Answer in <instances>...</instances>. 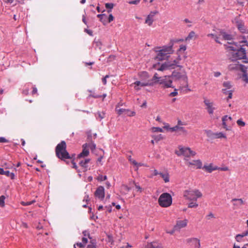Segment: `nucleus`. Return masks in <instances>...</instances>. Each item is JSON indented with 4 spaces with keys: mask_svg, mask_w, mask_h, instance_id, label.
Wrapping results in <instances>:
<instances>
[{
    "mask_svg": "<svg viewBox=\"0 0 248 248\" xmlns=\"http://www.w3.org/2000/svg\"><path fill=\"white\" fill-rule=\"evenodd\" d=\"M140 2V0H131L128 2V3L130 4H135L137 5L139 4Z\"/></svg>",
    "mask_w": 248,
    "mask_h": 248,
    "instance_id": "53",
    "label": "nucleus"
},
{
    "mask_svg": "<svg viewBox=\"0 0 248 248\" xmlns=\"http://www.w3.org/2000/svg\"><path fill=\"white\" fill-rule=\"evenodd\" d=\"M157 14H158V12L157 11L150 12L149 15L146 17L145 23L148 24L149 26H151L154 22V17Z\"/></svg>",
    "mask_w": 248,
    "mask_h": 248,
    "instance_id": "16",
    "label": "nucleus"
},
{
    "mask_svg": "<svg viewBox=\"0 0 248 248\" xmlns=\"http://www.w3.org/2000/svg\"><path fill=\"white\" fill-rule=\"evenodd\" d=\"M105 6L107 8L110 9V10L108 11V12L109 13L111 12V9L113 8L114 5L111 3H107L105 4Z\"/></svg>",
    "mask_w": 248,
    "mask_h": 248,
    "instance_id": "42",
    "label": "nucleus"
},
{
    "mask_svg": "<svg viewBox=\"0 0 248 248\" xmlns=\"http://www.w3.org/2000/svg\"><path fill=\"white\" fill-rule=\"evenodd\" d=\"M232 92L233 90H232L231 92H229V93L228 94V97L227 98V101H228L229 99H230L232 98Z\"/></svg>",
    "mask_w": 248,
    "mask_h": 248,
    "instance_id": "59",
    "label": "nucleus"
},
{
    "mask_svg": "<svg viewBox=\"0 0 248 248\" xmlns=\"http://www.w3.org/2000/svg\"><path fill=\"white\" fill-rule=\"evenodd\" d=\"M218 30L219 29H217V30L214 31L213 33H209L207 35L208 37H211L215 39V41L217 43H220V42L218 41L219 39V35H218Z\"/></svg>",
    "mask_w": 248,
    "mask_h": 248,
    "instance_id": "21",
    "label": "nucleus"
},
{
    "mask_svg": "<svg viewBox=\"0 0 248 248\" xmlns=\"http://www.w3.org/2000/svg\"><path fill=\"white\" fill-rule=\"evenodd\" d=\"M158 202L159 205L162 207H168L172 204V197L168 193H163L159 196Z\"/></svg>",
    "mask_w": 248,
    "mask_h": 248,
    "instance_id": "5",
    "label": "nucleus"
},
{
    "mask_svg": "<svg viewBox=\"0 0 248 248\" xmlns=\"http://www.w3.org/2000/svg\"><path fill=\"white\" fill-rule=\"evenodd\" d=\"M87 146L88 145L87 143L83 145V150L82 152L78 155V158L84 157L88 155L89 152V150L86 149Z\"/></svg>",
    "mask_w": 248,
    "mask_h": 248,
    "instance_id": "22",
    "label": "nucleus"
},
{
    "mask_svg": "<svg viewBox=\"0 0 248 248\" xmlns=\"http://www.w3.org/2000/svg\"><path fill=\"white\" fill-rule=\"evenodd\" d=\"M239 45L234 44L228 46L229 51H231L230 54V59L232 61H235L238 60H243V62H248L247 58L246 49H248L247 41L245 40L240 42Z\"/></svg>",
    "mask_w": 248,
    "mask_h": 248,
    "instance_id": "1",
    "label": "nucleus"
},
{
    "mask_svg": "<svg viewBox=\"0 0 248 248\" xmlns=\"http://www.w3.org/2000/svg\"><path fill=\"white\" fill-rule=\"evenodd\" d=\"M5 199V197L4 196L2 195L0 197V206L1 207L4 206V200Z\"/></svg>",
    "mask_w": 248,
    "mask_h": 248,
    "instance_id": "44",
    "label": "nucleus"
},
{
    "mask_svg": "<svg viewBox=\"0 0 248 248\" xmlns=\"http://www.w3.org/2000/svg\"><path fill=\"white\" fill-rule=\"evenodd\" d=\"M84 31L87 32L89 35H90V36H93V31H91V30H88V29H85Z\"/></svg>",
    "mask_w": 248,
    "mask_h": 248,
    "instance_id": "64",
    "label": "nucleus"
},
{
    "mask_svg": "<svg viewBox=\"0 0 248 248\" xmlns=\"http://www.w3.org/2000/svg\"><path fill=\"white\" fill-rule=\"evenodd\" d=\"M109 78V76L106 75L105 77H104L102 78V82L104 85H106L107 84V78Z\"/></svg>",
    "mask_w": 248,
    "mask_h": 248,
    "instance_id": "58",
    "label": "nucleus"
},
{
    "mask_svg": "<svg viewBox=\"0 0 248 248\" xmlns=\"http://www.w3.org/2000/svg\"><path fill=\"white\" fill-rule=\"evenodd\" d=\"M204 103L206 106V109L208 112L209 113V114H213L214 113V110L215 109V108L213 106V103L211 102L209 100L207 99H205L204 100Z\"/></svg>",
    "mask_w": 248,
    "mask_h": 248,
    "instance_id": "17",
    "label": "nucleus"
},
{
    "mask_svg": "<svg viewBox=\"0 0 248 248\" xmlns=\"http://www.w3.org/2000/svg\"><path fill=\"white\" fill-rule=\"evenodd\" d=\"M98 117L101 120L105 117V113L104 112H98L97 113Z\"/></svg>",
    "mask_w": 248,
    "mask_h": 248,
    "instance_id": "49",
    "label": "nucleus"
},
{
    "mask_svg": "<svg viewBox=\"0 0 248 248\" xmlns=\"http://www.w3.org/2000/svg\"><path fill=\"white\" fill-rule=\"evenodd\" d=\"M232 62V63L228 66L229 70L232 71H244L245 69L246 68L244 65L240 64L237 61Z\"/></svg>",
    "mask_w": 248,
    "mask_h": 248,
    "instance_id": "11",
    "label": "nucleus"
},
{
    "mask_svg": "<svg viewBox=\"0 0 248 248\" xmlns=\"http://www.w3.org/2000/svg\"><path fill=\"white\" fill-rule=\"evenodd\" d=\"M185 163L186 166L190 168L201 169L202 168V163L200 159L190 160L186 159Z\"/></svg>",
    "mask_w": 248,
    "mask_h": 248,
    "instance_id": "7",
    "label": "nucleus"
},
{
    "mask_svg": "<svg viewBox=\"0 0 248 248\" xmlns=\"http://www.w3.org/2000/svg\"><path fill=\"white\" fill-rule=\"evenodd\" d=\"M132 164H133L135 166H136L137 167V168H138L139 167L142 166V164L141 163H138L135 160H132V162H131Z\"/></svg>",
    "mask_w": 248,
    "mask_h": 248,
    "instance_id": "51",
    "label": "nucleus"
},
{
    "mask_svg": "<svg viewBox=\"0 0 248 248\" xmlns=\"http://www.w3.org/2000/svg\"><path fill=\"white\" fill-rule=\"evenodd\" d=\"M179 60H175L173 62H166L157 69L159 71H164L169 69H174L175 66L179 63Z\"/></svg>",
    "mask_w": 248,
    "mask_h": 248,
    "instance_id": "8",
    "label": "nucleus"
},
{
    "mask_svg": "<svg viewBox=\"0 0 248 248\" xmlns=\"http://www.w3.org/2000/svg\"><path fill=\"white\" fill-rule=\"evenodd\" d=\"M170 77L173 78L175 81L182 79L185 81L186 86H188V78L186 72H185L184 74H182L179 72L173 71Z\"/></svg>",
    "mask_w": 248,
    "mask_h": 248,
    "instance_id": "9",
    "label": "nucleus"
},
{
    "mask_svg": "<svg viewBox=\"0 0 248 248\" xmlns=\"http://www.w3.org/2000/svg\"><path fill=\"white\" fill-rule=\"evenodd\" d=\"M97 17L100 18V20L103 22L104 25L106 24V20L107 18V16L105 14H99L97 15Z\"/></svg>",
    "mask_w": 248,
    "mask_h": 248,
    "instance_id": "32",
    "label": "nucleus"
},
{
    "mask_svg": "<svg viewBox=\"0 0 248 248\" xmlns=\"http://www.w3.org/2000/svg\"><path fill=\"white\" fill-rule=\"evenodd\" d=\"M186 49V46L185 45H181L180 46V48L178 49V51L181 52L183 51L184 52Z\"/></svg>",
    "mask_w": 248,
    "mask_h": 248,
    "instance_id": "50",
    "label": "nucleus"
},
{
    "mask_svg": "<svg viewBox=\"0 0 248 248\" xmlns=\"http://www.w3.org/2000/svg\"><path fill=\"white\" fill-rule=\"evenodd\" d=\"M206 133L207 136L208 137H209L212 139H215L214 137H215V133L213 132L211 130H207L206 131Z\"/></svg>",
    "mask_w": 248,
    "mask_h": 248,
    "instance_id": "34",
    "label": "nucleus"
},
{
    "mask_svg": "<svg viewBox=\"0 0 248 248\" xmlns=\"http://www.w3.org/2000/svg\"><path fill=\"white\" fill-rule=\"evenodd\" d=\"M233 205L239 207L244 204V202L241 199H234L232 200Z\"/></svg>",
    "mask_w": 248,
    "mask_h": 248,
    "instance_id": "25",
    "label": "nucleus"
},
{
    "mask_svg": "<svg viewBox=\"0 0 248 248\" xmlns=\"http://www.w3.org/2000/svg\"><path fill=\"white\" fill-rule=\"evenodd\" d=\"M237 28L238 30L242 33H247V29H246L244 24L241 23H239L237 24Z\"/></svg>",
    "mask_w": 248,
    "mask_h": 248,
    "instance_id": "27",
    "label": "nucleus"
},
{
    "mask_svg": "<svg viewBox=\"0 0 248 248\" xmlns=\"http://www.w3.org/2000/svg\"><path fill=\"white\" fill-rule=\"evenodd\" d=\"M162 77H159L158 76V74L157 73L155 74L151 80H149V81H151L154 83V85L156 83H158V80L161 79Z\"/></svg>",
    "mask_w": 248,
    "mask_h": 248,
    "instance_id": "29",
    "label": "nucleus"
},
{
    "mask_svg": "<svg viewBox=\"0 0 248 248\" xmlns=\"http://www.w3.org/2000/svg\"><path fill=\"white\" fill-rule=\"evenodd\" d=\"M90 159H85L84 160H81L80 161L79 164V165L83 167L85 169H86L87 168V164L90 162Z\"/></svg>",
    "mask_w": 248,
    "mask_h": 248,
    "instance_id": "30",
    "label": "nucleus"
},
{
    "mask_svg": "<svg viewBox=\"0 0 248 248\" xmlns=\"http://www.w3.org/2000/svg\"><path fill=\"white\" fill-rule=\"evenodd\" d=\"M232 120V117L230 116H228L227 115H225L222 117V124L223 125L224 128L227 129L226 127L227 126L228 122H231Z\"/></svg>",
    "mask_w": 248,
    "mask_h": 248,
    "instance_id": "24",
    "label": "nucleus"
},
{
    "mask_svg": "<svg viewBox=\"0 0 248 248\" xmlns=\"http://www.w3.org/2000/svg\"><path fill=\"white\" fill-rule=\"evenodd\" d=\"M10 174V171L8 170H4L3 169L0 168V174L5 175L7 176H9Z\"/></svg>",
    "mask_w": 248,
    "mask_h": 248,
    "instance_id": "40",
    "label": "nucleus"
},
{
    "mask_svg": "<svg viewBox=\"0 0 248 248\" xmlns=\"http://www.w3.org/2000/svg\"><path fill=\"white\" fill-rule=\"evenodd\" d=\"M35 202V201L33 200L30 202H22L21 204L23 206H28Z\"/></svg>",
    "mask_w": 248,
    "mask_h": 248,
    "instance_id": "43",
    "label": "nucleus"
},
{
    "mask_svg": "<svg viewBox=\"0 0 248 248\" xmlns=\"http://www.w3.org/2000/svg\"><path fill=\"white\" fill-rule=\"evenodd\" d=\"M187 223V220L186 219L183 220H178L177 221L176 225L174 226V229L178 231L181 228L186 227Z\"/></svg>",
    "mask_w": 248,
    "mask_h": 248,
    "instance_id": "19",
    "label": "nucleus"
},
{
    "mask_svg": "<svg viewBox=\"0 0 248 248\" xmlns=\"http://www.w3.org/2000/svg\"><path fill=\"white\" fill-rule=\"evenodd\" d=\"M116 111L117 112V113L119 115H121L123 113H125L126 114V112H128L129 111L128 109H124V108L117 109V108H116Z\"/></svg>",
    "mask_w": 248,
    "mask_h": 248,
    "instance_id": "37",
    "label": "nucleus"
},
{
    "mask_svg": "<svg viewBox=\"0 0 248 248\" xmlns=\"http://www.w3.org/2000/svg\"><path fill=\"white\" fill-rule=\"evenodd\" d=\"M215 139L226 138V136L222 132L215 133Z\"/></svg>",
    "mask_w": 248,
    "mask_h": 248,
    "instance_id": "33",
    "label": "nucleus"
},
{
    "mask_svg": "<svg viewBox=\"0 0 248 248\" xmlns=\"http://www.w3.org/2000/svg\"><path fill=\"white\" fill-rule=\"evenodd\" d=\"M186 242L187 243L191 244L195 248H200L201 245L200 240L196 238H188L186 240Z\"/></svg>",
    "mask_w": 248,
    "mask_h": 248,
    "instance_id": "15",
    "label": "nucleus"
},
{
    "mask_svg": "<svg viewBox=\"0 0 248 248\" xmlns=\"http://www.w3.org/2000/svg\"><path fill=\"white\" fill-rule=\"evenodd\" d=\"M55 153L56 156L60 159L64 160L70 158L69 153L66 151V144L64 141H62L57 145Z\"/></svg>",
    "mask_w": 248,
    "mask_h": 248,
    "instance_id": "3",
    "label": "nucleus"
},
{
    "mask_svg": "<svg viewBox=\"0 0 248 248\" xmlns=\"http://www.w3.org/2000/svg\"><path fill=\"white\" fill-rule=\"evenodd\" d=\"M152 138L156 141H158L163 139V137L161 134L158 136H152Z\"/></svg>",
    "mask_w": 248,
    "mask_h": 248,
    "instance_id": "41",
    "label": "nucleus"
},
{
    "mask_svg": "<svg viewBox=\"0 0 248 248\" xmlns=\"http://www.w3.org/2000/svg\"><path fill=\"white\" fill-rule=\"evenodd\" d=\"M159 175L163 179L165 183H168L170 181V175L168 172L165 173L160 172Z\"/></svg>",
    "mask_w": 248,
    "mask_h": 248,
    "instance_id": "26",
    "label": "nucleus"
},
{
    "mask_svg": "<svg viewBox=\"0 0 248 248\" xmlns=\"http://www.w3.org/2000/svg\"><path fill=\"white\" fill-rule=\"evenodd\" d=\"M160 172H158V171L157 170L155 169L154 170H153V173L152 176H156L157 175H159Z\"/></svg>",
    "mask_w": 248,
    "mask_h": 248,
    "instance_id": "60",
    "label": "nucleus"
},
{
    "mask_svg": "<svg viewBox=\"0 0 248 248\" xmlns=\"http://www.w3.org/2000/svg\"><path fill=\"white\" fill-rule=\"evenodd\" d=\"M173 44H171L169 46H163L161 49H160V47L156 48L155 51L157 54L155 59L157 61H163L167 59L169 55L173 52Z\"/></svg>",
    "mask_w": 248,
    "mask_h": 248,
    "instance_id": "2",
    "label": "nucleus"
},
{
    "mask_svg": "<svg viewBox=\"0 0 248 248\" xmlns=\"http://www.w3.org/2000/svg\"><path fill=\"white\" fill-rule=\"evenodd\" d=\"M237 124L241 126H244L245 125V123L242 121L241 119H239L236 122Z\"/></svg>",
    "mask_w": 248,
    "mask_h": 248,
    "instance_id": "48",
    "label": "nucleus"
},
{
    "mask_svg": "<svg viewBox=\"0 0 248 248\" xmlns=\"http://www.w3.org/2000/svg\"><path fill=\"white\" fill-rule=\"evenodd\" d=\"M247 69L246 68L244 70V71H242L243 74L241 77V78L243 81H244L246 83L248 84V74L247 73Z\"/></svg>",
    "mask_w": 248,
    "mask_h": 248,
    "instance_id": "28",
    "label": "nucleus"
},
{
    "mask_svg": "<svg viewBox=\"0 0 248 248\" xmlns=\"http://www.w3.org/2000/svg\"><path fill=\"white\" fill-rule=\"evenodd\" d=\"M108 23H110V22L113 21L114 19V17L112 16V15L110 14L108 16Z\"/></svg>",
    "mask_w": 248,
    "mask_h": 248,
    "instance_id": "62",
    "label": "nucleus"
},
{
    "mask_svg": "<svg viewBox=\"0 0 248 248\" xmlns=\"http://www.w3.org/2000/svg\"><path fill=\"white\" fill-rule=\"evenodd\" d=\"M14 166V164L11 163H5L2 166L4 167L5 169H11Z\"/></svg>",
    "mask_w": 248,
    "mask_h": 248,
    "instance_id": "45",
    "label": "nucleus"
},
{
    "mask_svg": "<svg viewBox=\"0 0 248 248\" xmlns=\"http://www.w3.org/2000/svg\"><path fill=\"white\" fill-rule=\"evenodd\" d=\"M145 248H163L160 244L157 242L148 243Z\"/></svg>",
    "mask_w": 248,
    "mask_h": 248,
    "instance_id": "23",
    "label": "nucleus"
},
{
    "mask_svg": "<svg viewBox=\"0 0 248 248\" xmlns=\"http://www.w3.org/2000/svg\"><path fill=\"white\" fill-rule=\"evenodd\" d=\"M151 131L152 132H163V129L158 127H153L151 128Z\"/></svg>",
    "mask_w": 248,
    "mask_h": 248,
    "instance_id": "36",
    "label": "nucleus"
},
{
    "mask_svg": "<svg viewBox=\"0 0 248 248\" xmlns=\"http://www.w3.org/2000/svg\"><path fill=\"white\" fill-rule=\"evenodd\" d=\"M202 193L198 189H188L184 191L183 196L189 201H196L197 198H201Z\"/></svg>",
    "mask_w": 248,
    "mask_h": 248,
    "instance_id": "6",
    "label": "nucleus"
},
{
    "mask_svg": "<svg viewBox=\"0 0 248 248\" xmlns=\"http://www.w3.org/2000/svg\"><path fill=\"white\" fill-rule=\"evenodd\" d=\"M107 179L106 175L103 176L102 175H99L97 177V180L100 181H103Z\"/></svg>",
    "mask_w": 248,
    "mask_h": 248,
    "instance_id": "47",
    "label": "nucleus"
},
{
    "mask_svg": "<svg viewBox=\"0 0 248 248\" xmlns=\"http://www.w3.org/2000/svg\"><path fill=\"white\" fill-rule=\"evenodd\" d=\"M170 76H165L162 77L161 79L158 80V83L163 85L164 88H174L172 85V80L170 79Z\"/></svg>",
    "mask_w": 248,
    "mask_h": 248,
    "instance_id": "10",
    "label": "nucleus"
},
{
    "mask_svg": "<svg viewBox=\"0 0 248 248\" xmlns=\"http://www.w3.org/2000/svg\"><path fill=\"white\" fill-rule=\"evenodd\" d=\"M186 125V124H184V122H182L181 120H178L176 126H183V125Z\"/></svg>",
    "mask_w": 248,
    "mask_h": 248,
    "instance_id": "61",
    "label": "nucleus"
},
{
    "mask_svg": "<svg viewBox=\"0 0 248 248\" xmlns=\"http://www.w3.org/2000/svg\"><path fill=\"white\" fill-rule=\"evenodd\" d=\"M196 202V201H193L190 202L188 205V207L189 208H195L198 207V204Z\"/></svg>",
    "mask_w": 248,
    "mask_h": 248,
    "instance_id": "39",
    "label": "nucleus"
},
{
    "mask_svg": "<svg viewBox=\"0 0 248 248\" xmlns=\"http://www.w3.org/2000/svg\"><path fill=\"white\" fill-rule=\"evenodd\" d=\"M126 114L128 116H134L136 114V113L135 111H130L129 110L128 112H126Z\"/></svg>",
    "mask_w": 248,
    "mask_h": 248,
    "instance_id": "56",
    "label": "nucleus"
},
{
    "mask_svg": "<svg viewBox=\"0 0 248 248\" xmlns=\"http://www.w3.org/2000/svg\"><path fill=\"white\" fill-rule=\"evenodd\" d=\"M223 89H226V90H231L232 88V83L230 81H225L223 83Z\"/></svg>",
    "mask_w": 248,
    "mask_h": 248,
    "instance_id": "31",
    "label": "nucleus"
},
{
    "mask_svg": "<svg viewBox=\"0 0 248 248\" xmlns=\"http://www.w3.org/2000/svg\"><path fill=\"white\" fill-rule=\"evenodd\" d=\"M76 246H78L80 248H83L85 246V245H84L82 242H79V243H77L76 245H74V248H76Z\"/></svg>",
    "mask_w": 248,
    "mask_h": 248,
    "instance_id": "57",
    "label": "nucleus"
},
{
    "mask_svg": "<svg viewBox=\"0 0 248 248\" xmlns=\"http://www.w3.org/2000/svg\"><path fill=\"white\" fill-rule=\"evenodd\" d=\"M195 35V33L193 31H191L189 32L188 36L186 38L185 40H190L192 39Z\"/></svg>",
    "mask_w": 248,
    "mask_h": 248,
    "instance_id": "35",
    "label": "nucleus"
},
{
    "mask_svg": "<svg viewBox=\"0 0 248 248\" xmlns=\"http://www.w3.org/2000/svg\"><path fill=\"white\" fill-rule=\"evenodd\" d=\"M218 33L219 39L222 37V38L225 40H231L232 39V36L231 35L229 34L220 30H218Z\"/></svg>",
    "mask_w": 248,
    "mask_h": 248,
    "instance_id": "20",
    "label": "nucleus"
},
{
    "mask_svg": "<svg viewBox=\"0 0 248 248\" xmlns=\"http://www.w3.org/2000/svg\"><path fill=\"white\" fill-rule=\"evenodd\" d=\"M170 130L171 132H176L179 135H186L188 133L187 131L184 126H175L170 128Z\"/></svg>",
    "mask_w": 248,
    "mask_h": 248,
    "instance_id": "12",
    "label": "nucleus"
},
{
    "mask_svg": "<svg viewBox=\"0 0 248 248\" xmlns=\"http://www.w3.org/2000/svg\"><path fill=\"white\" fill-rule=\"evenodd\" d=\"M136 86H135V89L136 90H139L140 88L139 86L144 87V86H151L154 85V83L151 81L148 80L146 82H141L139 81H137L135 82L134 83Z\"/></svg>",
    "mask_w": 248,
    "mask_h": 248,
    "instance_id": "14",
    "label": "nucleus"
},
{
    "mask_svg": "<svg viewBox=\"0 0 248 248\" xmlns=\"http://www.w3.org/2000/svg\"><path fill=\"white\" fill-rule=\"evenodd\" d=\"M8 142H9L8 140L6 139L5 138H4V137L0 138V143H7Z\"/></svg>",
    "mask_w": 248,
    "mask_h": 248,
    "instance_id": "55",
    "label": "nucleus"
},
{
    "mask_svg": "<svg viewBox=\"0 0 248 248\" xmlns=\"http://www.w3.org/2000/svg\"><path fill=\"white\" fill-rule=\"evenodd\" d=\"M232 90H226V89H222V91L224 94L228 95L229 92H231Z\"/></svg>",
    "mask_w": 248,
    "mask_h": 248,
    "instance_id": "63",
    "label": "nucleus"
},
{
    "mask_svg": "<svg viewBox=\"0 0 248 248\" xmlns=\"http://www.w3.org/2000/svg\"><path fill=\"white\" fill-rule=\"evenodd\" d=\"M140 76L146 78H148L149 77L148 73L146 72H142L140 73Z\"/></svg>",
    "mask_w": 248,
    "mask_h": 248,
    "instance_id": "52",
    "label": "nucleus"
},
{
    "mask_svg": "<svg viewBox=\"0 0 248 248\" xmlns=\"http://www.w3.org/2000/svg\"><path fill=\"white\" fill-rule=\"evenodd\" d=\"M175 154L178 156H184L185 162H186V158L188 160L189 157H193L196 155V153L191 150L189 147H184L181 145L178 147V149L175 151Z\"/></svg>",
    "mask_w": 248,
    "mask_h": 248,
    "instance_id": "4",
    "label": "nucleus"
},
{
    "mask_svg": "<svg viewBox=\"0 0 248 248\" xmlns=\"http://www.w3.org/2000/svg\"><path fill=\"white\" fill-rule=\"evenodd\" d=\"M242 238H243V235H242L241 234H237L235 236V239L237 242H240L241 241Z\"/></svg>",
    "mask_w": 248,
    "mask_h": 248,
    "instance_id": "54",
    "label": "nucleus"
},
{
    "mask_svg": "<svg viewBox=\"0 0 248 248\" xmlns=\"http://www.w3.org/2000/svg\"><path fill=\"white\" fill-rule=\"evenodd\" d=\"M202 169L208 173H211L212 171L218 170V167L214 165L212 163L209 165H205Z\"/></svg>",
    "mask_w": 248,
    "mask_h": 248,
    "instance_id": "18",
    "label": "nucleus"
},
{
    "mask_svg": "<svg viewBox=\"0 0 248 248\" xmlns=\"http://www.w3.org/2000/svg\"><path fill=\"white\" fill-rule=\"evenodd\" d=\"M177 95H178V90L177 89L175 88L174 90V91L170 93L169 94V96L170 97H173V96H177Z\"/></svg>",
    "mask_w": 248,
    "mask_h": 248,
    "instance_id": "46",
    "label": "nucleus"
},
{
    "mask_svg": "<svg viewBox=\"0 0 248 248\" xmlns=\"http://www.w3.org/2000/svg\"><path fill=\"white\" fill-rule=\"evenodd\" d=\"M94 196L96 198L103 200L105 197V189L102 186H98L94 192Z\"/></svg>",
    "mask_w": 248,
    "mask_h": 248,
    "instance_id": "13",
    "label": "nucleus"
},
{
    "mask_svg": "<svg viewBox=\"0 0 248 248\" xmlns=\"http://www.w3.org/2000/svg\"><path fill=\"white\" fill-rule=\"evenodd\" d=\"M87 248H96L95 240H91V243L88 245Z\"/></svg>",
    "mask_w": 248,
    "mask_h": 248,
    "instance_id": "38",
    "label": "nucleus"
}]
</instances>
